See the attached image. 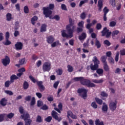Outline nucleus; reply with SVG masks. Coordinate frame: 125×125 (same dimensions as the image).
<instances>
[{
  "instance_id": "obj_11",
  "label": "nucleus",
  "mask_w": 125,
  "mask_h": 125,
  "mask_svg": "<svg viewBox=\"0 0 125 125\" xmlns=\"http://www.w3.org/2000/svg\"><path fill=\"white\" fill-rule=\"evenodd\" d=\"M23 43L21 42H17L15 44V47L16 50H21L23 48Z\"/></svg>"
},
{
  "instance_id": "obj_44",
  "label": "nucleus",
  "mask_w": 125,
  "mask_h": 125,
  "mask_svg": "<svg viewBox=\"0 0 125 125\" xmlns=\"http://www.w3.org/2000/svg\"><path fill=\"white\" fill-rule=\"evenodd\" d=\"M9 40V39H6V42H3L4 45H10V44H11V42H10Z\"/></svg>"
},
{
  "instance_id": "obj_36",
  "label": "nucleus",
  "mask_w": 125,
  "mask_h": 125,
  "mask_svg": "<svg viewBox=\"0 0 125 125\" xmlns=\"http://www.w3.org/2000/svg\"><path fill=\"white\" fill-rule=\"evenodd\" d=\"M86 18V14H85V12H83L82 13H81V14L80 15L81 19H82V20H84Z\"/></svg>"
},
{
  "instance_id": "obj_17",
  "label": "nucleus",
  "mask_w": 125,
  "mask_h": 125,
  "mask_svg": "<svg viewBox=\"0 0 125 125\" xmlns=\"http://www.w3.org/2000/svg\"><path fill=\"white\" fill-rule=\"evenodd\" d=\"M47 42H48V43H51V44H52V42H54V37H52V36H49L48 37H47Z\"/></svg>"
},
{
  "instance_id": "obj_16",
  "label": "nucleus",
  "mask_w": 125,
  "mask_h": 125,
  "mask_svg": "<svg viewBox=\"0 0 125 125\" xmlns=\"http://www.w3.org/2000/svg\"><path fill=\"white\" fill-rule=\"evenodd\" d=\"M39 18L37 16H34L33 18H31V22L32 25H35L36 24V21H38Z\"/></svg>"
},
{
  "instance_id": "obj_28",
  "label": "nucleus",
  "mask_w": 125,
  "mask_h": 125,
  "mask_svg": "<svg viewBox=\"0 0 125 125\" xmlns=\"http://www.w3.org/2000/svg\"><path fill=\"white\" fill-rule=\"evenodd\" d=\"M43 120H42V116L40 115H38L36 118V122L37 123H42Z\"/></svg>"
},
{
  "instance_id": "obj_9",
  "label": "nucleus",
  "mask_w": 125,
  "mask_h": 125,
  "mask_svg": "<svg viewBox=\"0 0 125 125\" xmlns=\"http://www.w3.org/2000/svg\"><path fill=\"white\" fill-rule=\"evenodd\" d=\"M109 109L112 112H114L117 109V101L113 102L109 104Z\"/></svg>"
},
{
  "instance_id": "obj_30",
  "label": "nucleus",
  "mask_w": 125,
  "mask_h": 125,
  "mask_svg": "<svg viewBox=\"0 0 125 125\" xmlns=\"http://www.w3.org/2000/svg\"><path fill=\"white\" fill-rule=\"evenodd\" d=\"M104 71H105L106 72H108L110 70L109 65H108V64H107V63L104 64Z\"/></svg>"
},
{
  "instance_id": "obj_32",
  "label": "nucleus",
  "mask_w": 125,
  "mask_h": 125,
  "mask_svg": "<svg viewBox=\"0 0 125 125\" xmlns=\"http://www.w3.org/2000/svg\"><path fill=\"white\" fill-rule=\"evenodd\" d=\"M95 100L99 105H102V103H103L102 100L96 97L95 98Z\"/></svg>"
},
{
  "instance_id": "obj_4",
  "label": "nucleus",
  "mask_w": 125,
  "mask_h": 125,
  "mask_svg": "<svg viewBox=\"0 0 125 125\" xmlns=\"http://www.w3.org/2000/svg\"><path fill=\"white\" fill-rule=\"evenodd\" d=\"M81 84L86 85L87 87H95V84L91 83L90 80L84 79L83 77L81 82Z\"/></svg>"
},
{
  "instance_id": "obj_14",
  "label": "nucleus",
  "mask_w": 125,
  "mask_h": 125,
  "mask_svg": "<svg viewBox=\"0 0 125 125\" xmlns=\"http://www.w3.org/2000/svg\"><path fill=\"white\" fill-rule=\"evenodd\" d=\"M0 104L3 107L6 106V105H7V99H6L5 98H2L0 100Z\"/></svg>"
},
{
  "instance_id": "obj_6",
  "label": "nucleus",
  "mask_w": 125,
  "mask_h": 125,
  "mask_svg": "<svg viewBox=\"0 0 125 125\" xmlns=\"http://www.w3.org/2000/svg\"><path fill=\"white\" fill-rule=\"evenodd\" d=\"M43 72H49L51 70V64L46 62L42 65Z\"/></svg>"
},
{
  "instance_id": "obj_29",
  "label": "nucleus",
  "mask_w": 125,
  "mask_h": 125,
  "mask_svg": "<svg viewBox=\"0 0 125 125\" xmlns=\"http://www.w3.org/2000/svg\"><path fill=\"white\" fill-rule=\"evenodd\" d=\"M103 112H108V105L107 104H104L102 108Z\"/></svg>"
},
{
  "instance_id": "obj_48",
  "label": "nucleus",
  "mask_w": 125,
  "mask_h": 125,
  "mask_svg": "<svg viewBox=\"0 0 125 125\" xmlns=\"http://www.w3.org/2000/svg\"><path fill=\"white\" fill-rule=\"evenodd\" d=\"M61 8L62 10H64L65 11H67L68 9H67V6L65 4H61Z\"/></svg>"
},
{
  "instance_id": "obj_59",
  "label": "nucleus",
  "mask_w": 125,
  "mask_h": 125,
  "mask_svg": "<svg viewBox=\"0 0 125 125\" xmlns=\"http://www.w3.org/2000/svg\"><path fill=\"white\" fill-rule=\"evenodd\" d=\"M103 12L104 13V14H107L109 12V9L107 7H104L103 9Z\"/></svg>"
},
{
  "instance_id": "obj_64",
  "label": "nucleus",
  "mask_w": 125,
  "mask_h": 125,
  "mask_svg": "<svg viewBox=\"0 0 125 125\" xmlns=\"http://www.w3.org/2000/svg\"><path fill=\"white\" fill-rule=\"evenodd\" d=\"M120 54H121V55H122L123 56H124V55H125V49L121 50Z\"/></svg>"
},
{
  "instance_id": "obj_61",
  "label": "nucleus",
  "mask_w": 125,
  "mask_h": 125,
  "mask_svg": "<svg viewBox=\"0 0 125 125\" xmlns=\"http://www.w3.org/2000/svg\"><path fill=\"white\" fill-rule=\"evenodd\" d=\"M31 99H32V96L28 95L25 97L24 100L25 101H30Z\"/></svg>"
},
{
  "instance_id": "obj_41",
  "label": "nucleus",
  "mask_w": 125,
  "mask_h": 125,
  "mask_svg": "<svg viewBox=\"0 0 125 125\" xmlns=\"http://www.w3.org/2000/svg\"><path fill=\"white\" fill-rule=\"evenodd\" d=\"M32 121L31 120V119H28L27 120H25V125H31V124H32Z\"/></svg>"
},
{
  "instance_id": "obj_23",
  "label": "nucleus",
  "mask_w": 125,
  "mask_h": 125,
  "mask_svg": "<svg viewBox=\"0 0 125 125\" xmlns=\"http://www.w3.org/2000/svg\"><path fill=\"white\" fill-rule=\"evenodd\" d=\"M23 89H28L29 88V83L27 81H24L23 83Z\"/></svg>"
},
{
  "instance_id": "obj_22",
  "label": "nucleus",
  "mask_w": 125,
  "mask_h": 125,
  "mask_svg": "<svg viewBox=\"0 0 125 125\" xmlns=\"http://www.w3.org/2000/svg\"><path fill=\"white\" fill-rule=\"evenodd\" d=\"M106 60H107V56H103L101 58V61L103 63V64H106L107 63V62H106Z\"/></svg>"
},
{
  "instance_id": "obj_19",
  "label": "nucleus",
  "mask_w": 125,
  "mask_h": 125,
  "mask_svg": "<svg viewBox=\"0 0 125 125\" xmlns=\"http://www.w3.org/2000/svg\"><path fill=\"white\" fill-rule=\"evenodd\" d=\"M21 118L24 120V121H27V120H30V115L28 113H26L25 115H21Z\"/></svg>"
},
{
  "instance_id": "obj_20",
  "label": "nucleus",
  "mask_w": 125,
  "mask_h": 125,
  "mask_svg": "<svg viewBox=\"0 0 125 125\" xmlns=\"http://www.w3.org/2000/svg\"><path fill=\"white\" fill-rule=\"evenodd\" d=\"M85 39H86V33H83L81 36H79L80 41H83Z\"/></svg>"
},
{
  "instance_id": "obj_15",
  "label": "nucleus",
  "mask_w": 125,
  "mask_h": 125,
  "mask_svg": "<svg viewBox=\"0 0 125 125\" xmlns=\"http://www.w3.org/2000/svg\"><path fill=\"white\" fill-rule=\"evenodd\" d=\"M67 118L69 119V118H72V119H77V115L73 114V112H72L71 111L69 110L67 111Z\"/></svg>"
},
{
  "instance_id": "obj_54",
  "label": "nucleus",
  "mask_w": 125,
  "mask_h": 125,
  "mask_svg": "<svg viewBox=\"0 0 125 125\" xmlns=\"http://www.w3.org/2000/svg\"><path fill=\"white\" fill-rule=\"evenodd\" d=\"M24 12L26 14H27V13H29V7H28V6H25L24 7Z\"/></svg>"
},
{
  "instance_id": "obj_53",
  "label": "nucleus",
  "mask_w": 125,
  "mask_h": 125,
  "mask_svg": "<svg viewBox=\"0 0 125 125\" xmlns=\"http://www.w3.org/2000/svg\"><path fill=\"white\" fill-rule=\"evenodd\" d=\"M104 44H106L107 46H110L111 45V42L108 40H105L104 41Z\"/></svg>"
},
{
  "instance_id": "obj_10",
  "label": "nucleus",
  "mask_w": 125,
  "mask_h": 125,
  "mask_svg": "<svg viewBox=\"0 0 125 125\" xmlns=\"http://www.w3.org/2000/svg\"><path fill=\"white\" fill-rule=\"evenodd\" d=\"M62 36L63 38H66V39H71L73 38V32H69L68 34L65 32H63L62 33Z\"/></svg>"
},
{
  "instance_id": "obj_62",
  "label": "nucleus",
  "mask_w": 125,
  "mask_h": 125,
  "mask_svg": "<svg viewBox=\"0 0 125 125\" xmlns=\"http://www.w3.org/2000/svg\"><path fill=\"white\" fill-rule=\"evenodd\" d=\"M36 96H37V97H38V98H42V95L40 92H37L36 93Z\"/></svg>"
},
{
  "instance_id": "obj_31",
  "label": "nucleus",
  "mask_w": 125,
  "mask_h": 125,
  "mask_svg": "<svg viewBox=\"0 0 125 125\" xmlns=\"http://www.w3.org/2000/svg\"><path fill=\"white\" fill-rule=\"evenodd\" d=\"M19 24L20 22L18 21H17L15 22V32H18V31H17V29H19Z\"/></svg>"
},
{
  "instance_id": "obj_26",
  "label": "nucleus",
  "mask_w": 125,
  "mask_h": 125,
  "mask_svg": "<svg viewBox=\"0 0 125 125\" xmlns=\"http://www.w3.org/2000/svg\"><path fill=\"white\" fill-rule=\"evenodd\" d=\"M6 17L7 21H11V19H12V15L10 13H8L6 15Z\"/></svg>"
},
{
  "instance_id": "obj_55",
  "label": "nucleus",
  "mask_w": 125,
  "mask_h": 125,
  "mask_svg": "<svg viewBox=\"0 0 125 125\" xmlns=\"http://www.w3.org/2000/svg\"><path fill=\"white\" fill-rule=\"evenodd\" d=\"M101 96H102V97H108V94L104 91L101 92Z\"/></svg>"
},
{
  "instance_id": "obj_13",
  "label": "nucleus",
  "mask_w": 125,
  "mask_h": 125,
  "mask_svg": "<svg viewBox=\"0 0 125 125\" xmlns=\"http://www.w3.org/2000/svg\"><path fill=\"white\" fill-rule=\"evenodd\" d=\"M98 10L100 12L102 11V8H103V0H99L98 2Z\"/></svg>"
},
{
  "instance_id": "obj_39",
  "label": "nucleus",
  "mask_w": 125,
  "mask_h": 125,
  "mask_svg": "<svg viewBox=\"0 0 125 125\" xmlns=\"http://www.w3.org/2000/svg\"><path fill=\"white\" fill-rule=\"evenodd\" d=\"M68 71L69 73H72L74 71V68L71 65H67Z\"/></svg>"
},
{
  "instance_id": "obj_58",
  "label": "nucleus",
  "mask_w": 125,
  "mask_h": 125,
  "mask_svg": "<svg viewBox=\"0 0 125 125\" xmlns=\"http://www.w3.org/2000/svg\"><path fill=\"white\" fill-rule=\"evenodd\" d=\"M25 71L26 69L24 67H21L18 69V72H19V73H21L22 74H23V73Z\"/></svg>"
},
{
  "instance_id": "obj_52",
  "label": "nucleus",
  "mask_w": 125,
  "mask_h": 125,
  "mask_svg": "<svg viewBox=\"0 0 125 125\" xmlns=\"http://www.w3.org/2000/svg\"><path fill=\"white\" fill-rule=\"evenodd\" d=\"M57 73L59 76H61L63 74V70L61 68H59L58 71H57Z\"/></svg>"
},
{
  "instance_id": "obj_3",
  "label": "nucleus",
  "mask_w": 125,
  "mask_h": 125,
  "mask_svg": "<svg viewBox=\"0 0 125 125\" xmlns=\"http://www.w3.org/2000/svg\"><path fill=\"white\" fill-rule=\"evenodd\" d=\"M29 78L30 79V81H31V82L33 83H37L38 88L41 92H42V91H44V90H45V87H44V86L43 85L42 81H37L32 75H30L29 76Z\"/></svg>"
},
{
  "instance_id": "obj_49",
  "label": "nucleus",
  "mask_w": 125,
  "mask_h": 125,
  "mask_svg": "<svg viewBox=\"0 0 125 125\" xmlns=\"http://www.w3.org/2000/svg\"><path fill=\"white\" fill-rule=\"evenodd\" d=\"M96 29L97 30H101V29H102V25H101V23H97L96 26Z\"/></svg>"
},
{
  "instance_id": "obj_47",
  "label": "nucleus",
  "mask_w": 125,
  "mask_h": 125,
  "mask_svg": "<svg viewBox=\"0 0 125 125\" xmlns=\"http://www.w3.org/2000/svg\"><path fill=\"white\" fill-rule=\"evenodd\" d=\"M60 82L57 81L55 82L53 84V87L55 88V89H57V88L58 87V85H59V83Z\"/></svg>"
},
{
  "instance_id": "obj_21",
  "label": "nucleus",
  "mask_w": 125,
  "mask_h": 125,
  "mask_svg": "<svg viewBox=\"0 0 125 125\" xmlns=\"http://www.w3.org/2000/svg\"><path fill=\"white\" fill-rule=\"evenodd\" d=\"M19 78L17 77L15 74H13L10 77V81L13 83L14 80H18Z\"/></svg>"
},
{
  "instance_id": "obj_27",
  "label": "nucleus",
  "mask_w": 125,
  "mask_h": 125,
  "mask_svg": "<svg viewBox=\"0 0 125 125\" xmlns=\"http://www.w3.org/2000/svg\"><path fill=\"white\" fill-rule=\"evenodd\" d=\"M46 27H47V25L46 24H45V23L42 24L41 28V32L46 31Z\"/></svg>"
},
{
  "instance_id": "obj_2",
  "label": "nucleus",
  "mask_w": 125,
  "mask_h": 125,
  "mask_svg": "<svg viewBox=\"0 0 125 125\" xmlns=\"http://www.w3.org/2000/svg\"><path fill=\"white\" fill-rule=\"evenodd\" d=\"M54 9V4L50 3L48 7H43L42 8L43 14L46 18H48L52 14V11Z\"/></svg>"
},
{
  "instance_id": "obj_63",
  "label": "nucleus",
  "mask_w": 125,
  "mask_h": 125,
  "mask_svg": "<svg viewBox=\"0 0 125 125\" xmlns=\"http://www.w3.org/2000/svg\"><path fill=\"white\" fill-rule=\"evenodd\" d=\"M41 109L42 110H47L48 109V106L46 105V104H44L42 107Z\"/></svg>"
},
{
  "instance_id": "obj_1",
  "label": "nucleus",
  "mask_w": 125,
  "mask_h": 125,
  "mask_svg": "<svg viewBox=\"0 0 125 125\" xmlns=\"http://www.w3.org/2000/svg\"><path fill=\"white\" fill-rule=\"evenodd\" d=\"M93 64H91L90 65V68L92 71H96V73L99 76H102L103 73H104V70L103 69L99 68V64H100V61L97 58V57L94 56L92 60Z\"/></svg>"
},
{
  "instance_id": "obj_34",
  "label": "nucleus",
  "mask_w": 125,
  "mask_h": 125,
  "mask_svg": "<svg viewBox=\"0 0 125 125\" xmlns=\"http://www.w3.org/2000/svg\"><path fill=\"white\" fill-rule=\"evenodd\" d=\"M25 61H26V59H25V58L23 59H21L19 60V63L20 65H24V64H26Z\"/></svg>"
},
{
  "instance_id": "obj_12",
  "label": "nucleus",
  "mask_w": 125,
  "mask_h": 125,
  "mask_svg": "<svg viewBox=\"0 0 125 125\" xmlns=\"http://www.w3.org/2000/svg\"><path fill=\"white\" fill-rule=\"evenodd\" d=\"M76 29V26H72L68 24L66 26V30L67 32H74Z\"/></svg>"
},
{
  "instance_id": "obj_50",
  "label": "nucleus",
  "mask_w": 125,
  "mask_h": 125,
  "mask_svg": "<svg viewBox=\"0 0 125 125\" xmlns=\"http://www.w3.org/2000/svg\"><path fill=\"white\" fill-rule=\"evenodd\" d=\"M108 60L110 64H115V61L114 60V58H113L112 57L109 58Z\"/></svg>"
},
{
  "instance_id": "obj_56",
  "label": "nucleus",
  "mask_w": 125,
  "mask_h": 125,
  "mask_svg": "<svg viewBox=\"0 0 125 125\" xmlns=\"http://www.w3.org/2000/svg\"><path fill=\"white\" fill-rule=\"evenodd\" d=\"M4 92L8 95H13V92L10 90H5Z\"/></svg>"
},
{
  "instance_id": "obj_38",
  "label": "nucleus",
  "mask_w": 125,
  "mask_h": 125,
  "mask_svg": "<svg viewBox=\"0 0 125 125\" xmlns=\"http://www.w3.org/2000/svg\"><path fill=\"white\" fill-rule=\"evenodd\" d=\"M92 82L95 83H103V80L102 79H101L100 80H97L96 79H95V80H93Z\"/></svg>"
},
{
  "instance_id": "obj_46",
  "label": "nucleus",
  "mask_w": 125,
  "mask_h": 125,
  "mask_svg": "<svg viewBox=\"0 0 125 125\" xmlns=\"http://www.w3.org/2000/svg\"><path fill=\"white\" fill-rule=\"evenodd\" d=\"M109 3H110L113 7H115V6H116V0H109Z\"/></svg>"
},
{
  "instance_id": "obj_25",
  "label": "nucleus",
  "mask_w": 125,
  "mask_h": 125,
  "mask_svg": "<svg viewBox=\"0 0 125 125\" xmlns=\"http://www.w3.org/2000/svg\"><path fill=\"white\" fill-rule=\"evenodd\" d=\"M95 45L96 46H97V48L99 49L100 48V47H101V43H100V41L98 40H97V39H96V42H95Z\"/></svg>"
},
{
  "instance_id": "obj_18",
  "label": "nucleus",
  "mask_w": 125,
  "mask_h": 125,
  "mask_svg": "<svg viewBox=\"0 0 125 125\" xmlns=\"http://www.w3.org/2000/svg\"><path fill=\"white\" fill-rule=\"evenodd\" d=\"M51 45L52 47H55L58 46V45H61V43H60L59 40H57L55 42H53Z\"/></svg>"
},
{
  "instance_id": "obj_8",
  "label": "nucleus",
  "mask_w": 125,
  "mask_h": 125,
  "mask_svg": "<svg viewBox=\"0 0 125 125\" xmlns=\"http://www.w3.org/2000/svg\"><path fill=\"white\" fill-rule=\"evenodd\" d=\"M58 115V113H57L56 111L54 110H53L52 111V113H51L52 117L53 118V119H55L56 121H58V122L60 123V122H61V121H62V118L59 117L58 115Z\"/></svg>"
},
{
  "instance_id": "obj_45",
  "label": "nucleus",
  "mask_w": 125,
  "mask_h": 125,
  "mask_svg": "<svg viewBox=\"0 0 125 125\" xmlns=\"http://www.w3.org/2000/svg\"><path fill=\"white\" fill-rule=\"evenodd\" d=\"M117 25V22L115 21H110L109 23V27H115Z\"/></svg>"
},
{
  "instance_id": "obj_37",
  "label": "nucleus",
  "mask_w": 125,
  "mask_h": 125,
  "mask_svg": "<svg viewBox=\"0 0 125 125\" xmlns=\"http://www.w3.org/2000/svg\"><path fill=\"white\" fill-rule=\"evenodd\" d=\"M5 116H6L8 119H12L14 117V113L11 112L8 114H6Z\"/></svg>"
},
{
  "instance_id": "obj_51",
  "label": "nucleus",
  "mask_w": 125,
  "mask_h": 125,
  "mask_svg": "<svg viewBox=\"0 0 125 125\" xmlns=\"http://www.w3.org/2000/svg\"><path fill=\"white\" fill-rule=\"evenodd\" d=\"M83 24H84V22H83V21H80L78 23V27H80L81 28H83Z\"/></svg>"
},
{
  "instance_id": "obj_60",
  "label": "nucleus",
  "mask_w": 125,
  "mask_h": 125,
  "mask_svg": "<svg viewBox=\"0 0 125 125\" xmlns=\"http://www.w3.org/2000/svg\"><path fill=\"white\" fill-rule=\"evenodd\" d=\"M52 19H55L56 21H59V20H60V17L59 15H55Z\"/></svg>"
},
{
  "instance_id": "obj_33",
  "label": "nucleus",
  "mask_w": 125,
  "mask_h": 125,
  "mask_svg": "<svg viewBox=\"0 0 125 125\" xmlns=\"http://www.w3.org/2000/svg\"><path fill=\"white\" fill-rule=\"evenodd\" d=\"M13 83L10 81H7L4 83L5 87H8Z\"/></svg>"
},
{
  "instance_id": "obj_57",
  "label": "nucleus",
  "mask_w": 125,
  "mask_h": 125,
  "mask_svg": "<svg viewBox=\"0 0 125 125\" xmlns=\"http://www.w3.org/2000/svg\"><path fill=\"white\" fill-rule=\"evenodd\" d=\"M69 24L68 25L72 26H74L75 22H74V21H73V19H72L71 18H70L69 19Z\"/></svg>"
},
{
  "instance_id": "obj_24",
  "label": "nucleus",
  "mask_w": 125,
  "mask_h": 125,
  "mask_svg": "<svg viewBox=\"0 0 125 125\" xmlns=\"http://www.w3.org/2000/svg\"><path fill=\"white\" fill-rule=\"evenodd\" d=\"M83 78V77H75L73 78V81H74V82H80L81 83H82Z\"/></svg>"
},
{
  "instance_id": "obj_5",
  "label": "nucleus",
  "mask_w": 125,
  "mask_h": 125,
  "mask_svg": "<svg viewBox=\"0 0 125 125\" xmlns=\"http://www.w3.org/2000/svg\"><path fill=\"white\" fill-rule=\"evenodd\" d=\"M87 90L84 88H79L78 89L77 92L80 94L83 93V94L82 95V98L84 99H86V97H87Z\"/></svg>"
},
{
  "instance_id": "obj_7",
  "label": "nucleus",
  "mask_w": 125,
  "mask_h": 125,
  "mask_svg": "<svg viewBox=\"0 0 125 125\" xmlns=\"http://www.w3.org/2000/svg\"><path fill=\"white\" fill-rule=\"evenodd\" d=\"M1 62L3 66L6 67L7 65H9L10 63V58L8 56H5V58L1 60Z\"/></svg>"
},
{
  "instance_id": "obj_40",
  "label": "nucleus",
  "mask_w": 125,
  "mask_h": 125,
  "mask_svg": "<svg viewBox=\"0 0 125 125\" xmlns=\"http://www.w3.org/2000/svg\"><path fill=\"white\" fill-rule=\"evenodd\" d=\"M52 120V117L51 116H48L44 119L45 122H47V123H50V122H51Z\"/></svg>"
},
{
  "instance_id": "obj_42",
  "label": "nucleus",
  "mask_w": 125,
  "mask_h": 125,
  "mask_svg": "<svg viewBox=\"0 0 125 125\" xmlns=\"http://www.w3.org/2000/svg\"><path fill=\"white\" fill-rule=\"evenodd\" d=\"M91 106L92 107V108H93V109H97L98 105L95 102H92Z\"/></svg>"
},
{
  "instance_id": "obj_35",
  "label": "nucleus",
  "mask_w": 125,
  "mask_h": 125,
  "mask_svg": "<svg viewBox=\"0 0 125 125\" xmlns=\"http://www.w3.org/2000/svg\"><path fill=\"white\" fill-rule=\"evenodd\" d=\"M6 115L5 113L0 114V123H1L4 121V116Z\"/></svg>"
},
{
  "instance_id": "obj_43",
  "label": "nucleus",
  "mask_w": 125,
  "mask_h": 125,
  "mask_svg": "<svg viewBox=\"0 0 125 125\" xmlns=\"http://www.w3.org/2000/svg\"><path fill=\"white\" fill-rule=\"evenodd\" d=\"M36 104V98L35 97H32L31 101L30 102V105L34 106Z\"/></svg>"
}]
</instances>
